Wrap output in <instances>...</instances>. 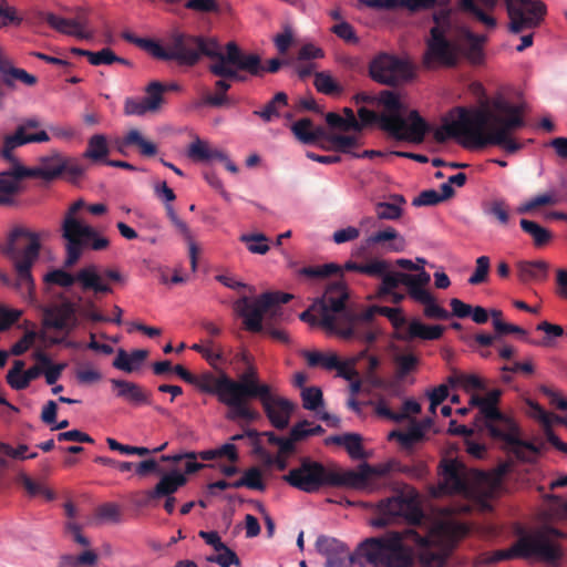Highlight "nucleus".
<instances>
[{
	"instance_id": "1",
	"label": "nucleus",
	"mask_w": 567,
	"mask_h": 567,
	"mask_svg": "<svg viewBox=\"0 0 567 567\" xmlns=\"http://www.w3.org/2000/svg\"><path fill=\"white\" fill-rule=\"evenodd\" d=\"M399 519L404 520L405 528L367 538L353 553L334 538L319 536L316 545L326 556L324 567H412L414 549L430 548L433 536V528L414 489L401 491L380 501L371 525L383 528Z\"/></svg>"
},
{
	"instance_id": "2",
	"label": "nucleus",
	"mask_w": 567,
	"mask_h": 567,
	"mask_svg": "<svg viewBox=\"0 0 567 567\" xmlns=\"http://www.w3.org/2000/svg\"><path fill=\"white\" fill-rule=\"evenodd\" d=\"M525 104L512 103L499 95L492 99L488 109L457 106L451 111L457 118L443 124L434 131L437 143L447 138H463L462 145L467 148L497 146L506 154H515L523 150L524 144L513 134L526 126L524 117Z\"/></svg>"
},
{
	"instance_id": "3",
	"label": "nucleus",
	"mask_w": 567,
	"mask_h": 567,
	"mask_svg": "<svg viewBox=\"0 0 567 567\" xmlns=\"http://www.w3.org/2000/svg\"><path fill=\"white\" fill-rule=\"evenodd\" d=\"M202 56L210 60L207 70L214 76L238 78L228 64L240 69H252V58H241L239 45L235 41L224 47L214 37L194 35L181 31L171 33L167 47L157 43L155 58L163 61H176L179 65L194 66Z\"/></svg>"
},
{
	"instance_id": "4",
	"label": "nucleus",
	"mask_w": 567,
	"mask_h": 567,
	"mask_svg": "<svg viewBox=\"0 0 567 567\" xmlns=\"http://www.w3.org/2000/svg\"><path fill=\"white\" fill-rule=\"evenodd\" d=\"M348 297L344 282L336 280L328 290L327 299L321 302L322 324L343 339H358L365 343H373L378 337L377 330L372 327L377 312L386 317L395 329L406 323L399 308L369 307L357 311L347 306Z\"/></svg>"
},
{
	"instance_id": "5",
	"label": "nucleus",
	"mask_w": 567,
	"mask_h": 567,
	"mask_svg": "<svg viewBox=\"0 0 567 567\" xmlns=\"http://www.w3.org/2000/svg\"><path fill=\"white\" fill-rule=\"evenodd\" d=\"M499 6L506 10L507 30L513 34L540 27L547 14V6L542 0H458L462 11L489 29L497 25L492 13Z\"/></svg>"
},
{
	"instance_id": "6",
	"label": "nucleus",
	"mask_w": 567,
	"mask_h": 567,
	"mask_svg": "<svg viewBox=\"0 0 567 567\" xmlns=\"http://www.w3.org/2000/svg\"><path fill=\"white\" fill-rule=\"evenodd\" d=\"M45 235H48L47 231L37 233L25 226L17 225L10 229L4 244L0 247L1 254L12 264L16 271V288L30 298L34 290L31 270L40 257L41 239Z\"/></svg>"
},
{
	"instance_id": "7",
	"label": "nucleus",
	"mask_w": 567,
	"mask_h": 567,
	"mask_svg": "<svg viewBox=\"0 0 567 567\" xmlns=\"http://www.w3.org/2000/svg\"><path fill=\"white\" fill-rule=\"evenodd\" d=\"M292 295L285 292H264L255 300L248 297H241L235 302V311L243 318L244 327L252 333L265 332L272 339L287 343L289 337L286 331L274 328L268 321L264 324V319L269 316L277 320L284 316L280 306L289 302Z\"/></svg>"
},
{
	"instance_id": "8",
	"label": "nucleus",
	"mask_w": 567,
	"mask_h": 567,
	"mask_svg": "<svg viewBox=\"0 0 567 567\" xmlns=\"http://www.w3.org/2000/svg\"><path fill=\"white\" fill-rule=\"evenodd\" d=\"M85 206L83 199L74 202L65 213L62 221V237L65 239V267L75 265L82 256L83 249L90 248L101 251L110 246V240L101 236L95 228L82 223L76 214Z\"/></svg>"
},
{
	"instance_id": "9",
	"label": "nucleus",
	"mask_w": 567,
	"mask_h": 567,
	"mask_svg": "<svg viewBox=\"0 0 567 567\" xmlns=\"http://www.w3.org/2000/svg\"><path fill=\"white\" fill-rule=\"evenodd\" d=\"M353 477L355 476L344 474V471L336 466H326L309 456H303L299 465L284 475L282 480L298 491L315 494L328 487H346V484H351L350 480Z\"/></svg>"
},
{
	"instance_id": "10",
	"label": "nucleus",
	"mask_w": 567,
	"mask_h": 567,
	"mask_svg": "<svg viewBox=\"0 0 567 567\" xmlns=\"http://www.w3.org/2000/svg\"><path fill=\"white\" fill-rule=\"evenodd\" d=\"M501 395L502 391L498 389L489 391L485 396L473 394L470 404L480 410L476 420L482 419L485 429L493 439L536 451L530 443L519 437L520 431L516 421L497 408Z\"/></svg>"
},
{
	"instance_id": "11",
	"label": "nucleus",
	"mask_w": 567,
	"mask_h": 567,
	"mask_svg": "<svg viewBox=\"0 0 567 567\" xmlns=\"http://www.w3.org/2000/svg\"><path fill=\"white\" fill-rule=\"evenodd\" d=\"M47 284L70 288L79 284L82 292H92L95 299L102 295L113 293L111 282H123L124 277L116 269L106 268L103 271L96 265H87L72 275L63 269H54L44 276Z\"/></svg>"
},
{
	"instance_id": "12",
	"label": "nucleus",
	"mask_w": 567,
	"mask_h": 567,
	"mask_svg": "<svg viewBox=\"0 0 567 567\" xmlns=\"http://www.w3.org/2000/svg\"><path fill=\"white\" fill-rule=\"evenodd\" d=\"M377 103L384 107L381 115L390 117L392 130L390 136L398 141H408L411 143H421L425 134L430 131V125L419 114L416 110L409 113L408 118L404 117L403 104L394 91L383 90L379 93Z\"/></svg>"
},
{
	"instance_id": "13",
	"label": "nucleus",
	"mask_w": 567,
	"mask_h": 567,
	"mask_svg": "<svg viewBox=\"0 0 567 567\" xmlns=\"http://www.w3.org/2000/svg\"><path fill=\"white\" fill-rule=\"evenodd\" d=\"M537 557L540 560L556 565L561 559L559 546L551 544L543 533L523 535L508 549L495 550L487 563L497 564L513 558Z\"/></svg>"
},
{
	"instance_id": "14",
	"label": "nucleus",
	"mask_w": 567,
	"mask_h": 567,
	"mask_svg": "<svg viewBox=\"0 0 567 567\" xmlns=\"http://www.w3.org/2000/svg\"><path fill=\"white\" fill-rule=\"evenodd\" d=\"M372 81L389 87L404 85L416 76L415 65L408 59L388 52L375 54L368 65Z\"/></svg>"
},
{
	"instance_id": "15",
	"label": "nucleus",
	"mask_w": 567,
	"mask_h": 567,
	"mask_svg": "<svg viewBox=\"0 0 567 567\" xmlns=\"http://www.w3.org/2000/svg\"><path fill=\"white\" fill-rule=\"evenodd\" d=\"M239 52L241 58H252L255 64L252 69H240L236 64H228L231 70H235L238 78H229V76H218L219 79L215 82V93H206L203 97L197 102V106H210V107H221L226 106L230 103V100L227 95V92L230 90L231 84L230 81L235 82H245L247 76L245 73L260 78L264 75L262 62L261 58L257 53H248L245 52L239 47Z\"/></svg>"
},
{
	"instance_id": "16",
	"label": "nucleus",
	"mask_w": 567,
	"mask_h": 567,
	"mask_svg": "<svg viewBox=\"0 0 567 567\" xmlns=\"http://www.w3.org/2000/svg\"><path fill=\"white\" fill-rule=\"evenodd\" d=\"M430 35L423 54V66L427 70L455 66L458 61L457 48L445 37V29L432 27Z\"/></svg>"
},
{
	"instance_id": "17",
	"label": "nucleus",
	"mask_w": 567,
	"mask_h": 567,
	"mask_svg": "<svg viewBox=\"0 0 567 567\" xmlns=\"http://www.w3.org/2000/svg\"><path fill=\"white\" fill-rule=\"evenodd\" d=\"M76 305L71 300L52 305L43 309V327L70 333L79 326Z\"/></svg>"
},
{
	"instance_id": "18",
	"label": "nucleus",
	"mask_w": 567,
	"mask_h": 567,
	"mask_svg": "<svg viewBox=\"0 0 567 567\" xmlns=\"http://www.w3.org/2000/svg\"><path fill=\"white\" fill-rule=\"evenodd\" d=\"M381 285L378 288V293L380 297L390 296L394 289H396L400 285H403L406 287L408 295L411 298L417 286H427L430 284L431 276L424 269H422L421 272H417L416 275L388 270L381 277Z\"/></svg>"
},
{
	"instance_id": "19",
	"label": "nucleus",
	"mask_w": 567,
	"mask_h": 567,
	"mask_svg": "<svg viewBox=\"0 0 567 567\" xmlns=\"http://www.w3.org/2000/svg\"><path fill=\"white\" fill-rule=\"evenodd\" d=\"M271 388L268 384L240 383L229 378L224 405L227 408L249 404V400H259L260 403L270 395Z\"/></svg>"
},
{
	"instance_id": "20",
	"label": "nucleus",
	"mask_w": 567,
	"mask_h": 567,
	"mask_svg": "<svg viewBox=\"0 0 567 567\" xmlns=\"http://www.w3.org/2000/svg\"><path fill=\"white\" fill-rule=\"evenodd\" d=\"M439 475L442 477L440 488L444 493L465 491V466L458 460L443 458L439 465Z\"/></svg>"
},
{
	"instance_id": "21",
	"label": "nucleus",
	"mask_w": 567,
	"mask_h": 567,
	"mask_svg": "<svg viewBox=\"0 0 567 567\" xmlns=\"http://www.w3.org/2000/svg\"><path fill=\"white\" fill-rule=\"evenodd\" d=\"M373 246H382L385 251L390 252H402L405 250L406 240L395 228L388 226L385 229L370 235L364 240V244L354 252V256H363L365 250Z\"/></svg>"
},
{
	"instance_id": "22",
	"label": "nucleus",
	"mask_w": 567,
	"mask_h": 567,
	"mask_svg": "<svg viewBox=\"0 0 567 567\" xmlns=\"http://www.w3.org/2000/svg\"><path fill=\"white\" fill-rule=\"evenodd\" d=\"M262 409L270 424L277 430H285L290 423L291 415L295 411V404L281 396L270 395L262 402Z\"/></svg>"
},
{
	"instance_id": "23",
	"label": "nucleus",
	"mask_w": 567,
	"mask_h": 567,
	"mask_svg": "<svg viewBox=\"0 0 567 567\" xmlns=\"http://www.w3.org/2000/svg\"><path fill=\"white\" fill-rule=\"evenodd\" d=\"M186 482V476L178 471L165 473L153 489L146 491L145 498L140 502L138 505L148 506L155 499H159L164 496H173Z\"/></svg>"
},
{
	"instance_id": "24",
	"label": "nucleus",
	"mask_w": 567,
	"mask_h": 567,
	"mask_svg": "<svg viewBox=\"0 0 567 567\" xmlns=\"http://www.w3.org/2000/svg\"><path fill=\"white\" fill-rule=\"evenodd\" d=\"M39 162V166L19 168L18 174L20 176L53 181L64 172V159L56 152L51 155L42 156Z\"/></svg>"
},
{
	"instance_id": "25",
	"label": "nucleus",
	"mask_w": 567,
	"mask_h": 567,
	"mask_svg": "<svg viewBox=\"0 0 567 567\" xmlns=\"http://www.w3.org/2000/svg\"><path fill=\"white\" fill-rule=\"evenodd\" d=\"M110 383L115 396L123 399L133 406L151 403L150 393L135 382L122 379H111Z\"/></svg>"
},
{
	"instance_id": "26",
	"label": "nucleus",
	"mask_w": 567,
	"mask_h": 567,
	"mask_svg": "<svg viewBox=\"0 0 567 567\" xmlns=\"http://www.w3.org/2000/svg\"><path fill=\"white\" fill-rule=\"evenodd\" d=\"M229 378L230 377L224 372L220 373L219 377L214 375L212 372H205L200 375H196L193 385L204 393L215 395L217 400L224 404Z\"/></svg>"
},
{
	"instance_id": "27",
	"label": "nucleus",
	"mask_w": 567,
	"mask_h": 567,
	"mask_svg": "<svg viewBox=\"0 0 567 567\" xmlns=\"http://www.w3.org/2000/svg\"><path fill=\"white\" fill-rule=\"evenodd\" d=\"M567 202V182L563 181L560 188H550L539 194L517 208L519 214H528L542 206H554Z\"/></svg>"
},
{
	"instance_id": "28",
	"label": "nucleus",
	"mask_w": 567,
	"mask_h": 567,
	"mask_svg": "<svg viewBox=\"0 0 567 567\" xmlns=\"http://www.w3.org/2000/svg\"><path fill=\"white\" fill-rule=\"evenodd\" d=\"M516 271L523 284L543 282L548 278L549 264L545 260H522L516 264Z\"/></svg>"
},
{
	"instance_id": "29",
	"label": "nucleus",
	"mask_w": 567,
	"mask_h": 567,
	"mask_svg": "<svg viewBox=\"0 0 567 567\" xmlns=\"http://www.w3.org/2000/svg\"><path fill=\"white\" fill-rule=\"evenodd\" d=\"M445 328L440 324L429 326L419 319H413L409 322L406 330L400 334V339L411 341L414 339L421 340H439L444 332Z\"/></svg>"
},
{
	"instance_id": "30",
	"label": "nucleus",
	"mask_w": 567,
	"mask_h": 567,
	"mask_svg": "<svg viewBox=\"0 0 567 567\" xmlns=\"http://www.w3.org/2000/svg\"><path fill=\"white\" fill-rule=\"evenodd\" d=\"M462 37L466 42L463 47V55L474 65H480L484 62V44L487 42V37L476 34L468 29L462 30Z\"/></svg>"
},
{
	"instance_id": "31",
	"label": "nucleus",
	"mask_w": 567,
	"mask_h": 567,
	"mask_svg": "<svg viewBox=\"0 0 567 567\" xmlns=\"http://www.w3.org/2000/svg\"><path fill=\"white\" fill-rule=\"evenodd\" d=\"M12 166L0 173V196L7 198V206L14 203L13 196L20 192V182L28 176H20L19 168H24L22 164H11Z\"/></svg>"
},
{
	"instance_id": "32",
	"label": "nucleus",
	"mask_w": 567,
	"mask_h": 567,
	"mask_svg": "<svg viewBox=\"0 0 567 567\" xmlns=\"http://www.w3.org/2000/svg\"><path fill=\"white\" fill-rule=\"evenodd\" d=\"M426 286H417L413 291L411 299L415 302L424 305V316L431 319L446 320L451 313L436 303L432 293L425 288Z\"/></svg>"
},
{
	"instance_id": "33",
	"label": "nucleus",
	"mask_w": 567,
	"mask_h": 567,
	"mask_svg": "<svg viewBox=\"0 0 567 567\" xmlns=\"http://www.w3.org/2000/svg\"><path fill=\"white\" fill-rule=\"evenodd\" d=\"M296 138L302 144L310 145L326 137V130L322 126H315L308 117H302L291 125Z\"/></svg>"
},
{
	"instance_id": "34",
	"label": "nucleus",
	"mask_w": 567,
	"mask_h": 567,
	"mask_svg": "<svg viewBox=\"0 0 567 567\" xmlns=\"http://www.w3.org/2000/svg\"><path fill=\"white\" fill-rule=\"evenodd\" d=\"M29 143V133L24 132L23 127L18 126L13 134H8L3 136L0 156L10 164H21L19 159L14 156L13 151Z\"/></svg>"
},
{
	"instance_id": "35",
	"label": "nucleus",
	"mask_w": 567,
	"mask_h": 567,
	"mask_svg": "<svg viewBox=\"0 0 567 567\" xmlns=\"http://www.w3.org/2000/svg\"><path fill=\"white\" fill-rule=\"evenodd\" d=\"M187 155L196 162H209L213 159L223 162L227 157L226 153L221 150L209 147L206 142L198 137L189 145Z\"/></svg>"
},
{
	"instance_id": "36",
	"label": "nucleus",
	"mask_w": 567,
	"mask_h": 567,
	"mask_svg": "<svg viewBox=\"0 0 567 567\" xmlns=\"http://www.w3.org/2000/svg\"><path fill=\"white\" fill-rule=\"evenodd\" d=\"M390 472L388 464L369 465L363 464L359 472L344 471V474H352L355 477L351 478V484H346V487H360L365 484L373 476H385Z\"/></svg>"
},
{
	"instance_id": "37",
	"label": "nucleus",
	"mask_w": 567,
	"mask_h": 567,
	"mask_svg": "<svg viewBox=\"0 0 567 567\" xmlns=\"http://www.w3.org/2000/svg\"><path fill=\"white\" fill-rule=\"evenodd\" d=\"M109 154L110 146L106 136L104 134H94L87 141V146L83 153V157L94 163H105Z\"/></svg>"
},
{
	"instance_id": "38",
	"label": "nucleus",
	"mask_w": 567,
	"mask_h": 567,
	"mask_svg": "<svg viewBox=\"0 0 567 567\" xmlns=\"http://www.w3.org/2000/svg\"><path fill=\"white\" fill-rule=\"evenodd\" d=\"M343 112L346 116H341L333 112L328 113L326 115L327 124L332 128H339L344 132H361L362 123H359V120H357L354 112L349 107H346Z\"/></svg>"
},
{
	"instance_id": "39",
	"label": "nucleus",
	"mask_w": 567,
	"mask_h": 567,
	"mask_svg": "<svg viewBox=\"0 0 567 567\" xmlns=\"http://www.w3.org/2000/svg\"><path fill=\"white\" fill-rule=\"evenodd\" d=\"M137 146L141 155L152 157L157 153V146L147 140H145L138 130H131L122 140L118 147L120 152L123 146Z\"/></svg>"
},
{
	"instance_id": "40",
	"label": "nucleus",
	"mask_w": 567,
	"mask_h": 567,
	"mask_svg": "<svg viewBox=\"0 0 567 567\" xmlns=\"http://www.w3.org/2000/svg\"><path fill=\"white\" fill-rule=\"evenodd\" d=\"M288 103V96L285 92H278L261 110L252 112L254 115L260 117L264 122L269 123L274 118L280 116V109Z\"/></svg>"
},
{
	"instance_id": "41",
	"label": "nucleus",
	"mask_w": 567,
	"mask_h": 567,
	"mask_svg": "<svg viewBox=\"0 0 567 567\" xmlns=\"http://www.w3.org/2000/svg\"><path fill=\"white\" fill-rule=\"evenodd\" d=\"M38 18L44 20L55 31L78 38V31L72 19L59 17L51 12L39 11Z\"/></svg>"
},
{
	"instance_id": "42",
	"label": "nucleus",
	"mask_w": 567,
	"mask_h": 567,
	"mask_svg": "<svg viewBox=\"0 0 567 567\" xmlns=\"http://www.w3.org/2000/svg\"><path fill=\"white\" fill-rule=\"evenodd\" d=\"M425 434L422 433V427L420 425H414L411 421V425L405 432L402 431H392L389 435V439H396L400 445L405 450H411L415 444L423 441Z\"/></svg>"
},
{
	"instance_id": "43",
	"label": "nucleus",
	"mask_w": 567,
	"mask_h": 567,
	"mask_svg": "<svg viewBox=\"0 0 567 567\" xmlns=\"http://www.w3.org/2000/svg\"><path fill=\"white\" fill-rule=\"evenodd\" d=\"M393 203L380 202L375 205V213L379 219L395 220L402 215L401 205L405 203L402 195H394Z\"/></svg>"
},
{
	"instance_id": "44",
	"label": "nucleus",
	"mask_w": 567,
	"mask_h": 567,
	"mask_svg": "<svg viewBox=\"0 0 567 567\" xmlns=\"http://www.w3.org/2000/svg\"><path fill=\"white\" fill-rule=\"evenodd\" d=\"M519 225L522 229L532 236L534 245L536 247H543L546 244H548L551 239V233L538 225L536 221L528 220V219H520Z\"/></svg>"
},
{
	"instance_id": "45",
	"label": "nucleus",
	"mask_w": 567,
	"mask_h": 567,
	"mask_svg": "<svg viewBox=\"0 0 567 567\" xmlns=\"http://www.w3.org/2000/svg\"><path fill=\"white\" fill-rule=\"evenodd\" d=\"M529 443V441H527ZM508 447V452L512 453L518 461L524 463H536L538 456L543 453L546 447L545 442H540L539 444H535L530 442L536 451H532L524 446H516L512 443H505Z\"/></svg>"
},
{
	"instance_id": "46",
	"label": "nucleus",
	"mask_w": 567,
	"mask_h": 567,
	"mask_svg": "<svg viewBox=\"0 0 567 567\" xmlns=\"http://www.w3.org/2000/svg\"><path fill=\"white\" fill-rule=\"evenodd\" d=\"M394 363L396 379L403 380L406 375L416 371L420 359L414 353H401L395 355Z\"/></svg>"
},
{
	"instance_id": "47",
	"label": "nucleus",
	"mask_w": 567,
	"mask_h": 567,
	"mask_svg": "<svg viewBox=\"0 0 567 567\" xmlns=\"http://www.w3.org/2000/svg\"><path fill=\"white\" fill-rule=\"evenodd\" d=\"M358 116L360 118L359 123H362V127L364 125H370L378 123L380 128L384 132H386L390 135V130H392V125L390 123V117L385 115H381V113H377L374 111H371L364 106L360 107L358 110Z\"/></svg>"
},
{
	"instance_id": "48",
	"label": "nucleus",
	"mask_w": 567,
	"mask_h": 567,
	"mask_svg": "<svg viewBox=\"0 0 567 567\" xmlns=\"http://www.w3.org/2000/svg\"><path fill=\"white\" fill-rule=\"evenodd\" d=\"M313 85L318 92L326 95H340L343 92L342 86L326 72H317L315 74Z\"/></svg>"
},
{
	"instance_id": "49",
	"label": "nucleus",
	"mask_w": 567,
	"mask_h": 567,
	"mask_svg": "<svg viewBox=\"0 0 567 567\" xmlns=\"http://www.w3.org/2000/svg\"><path fill=\"white\" fill-rule=\"evenodd\" d=\"M172 224L175 226L176 230L184 237V239L188 241V255L190 260V267L193 271H196L199 250L197 245L193 241L192 233L187 224L181 218H177L176 220L172 221Z\"/></svg>"
},
{
	"instance_id": "50",
	"label": "nucleus",
	"mask_w": 567,
	"mask_h": 567,
	"mask_svg": "<svg viewBox=\"0 0 567 567\" xmlns=\"http://www.w3.org/2000/svg\"><path fill=\"white\" fill-rule=\"evenodd\" d=\"M167 86L161 83L159 81H152L145 87V102H147L150 107H153L155 112H157L163 102H164V93L166 92Z\"/></svg>"
},
{
	"instance_id": "51",
	"label": "nucleus",
	"mask_w": 567,
	"mask_h": 567,
	"mask_svg": "<svg viewBox=\"0 0 567 567\" xmlns=\"http://www.w3.org/2000/svg\"><path fill=\"white\" fill-rule=\"evenodd\" d=\"M291 454H280V451H278L277 455H272L265 447H257V457L262 461L266 466H275L279 471H285L288 467V457Z\"/></svg>"
},
{
	"instance_id": "52",
	"label": "nucleus",
	"mask_w": 567,
	"mask_h": 567,
	"mask_svg": "<svg viewBox=\"0 0 567 567\" xmlns=\"http://www.w3.org/2000/svg\"><path fill=\"white\" fill-rule=\"evenodd\" d=\"M491 269V259L488 256H480L475 261V270L467 279V282L472 286L484 284L488 279Z\"/></svg>"
},
{
	"instance_id": "53",
	"label": "nucleus",
	"mask_w": 567,
	"mask_h": 567,
	"mask_svg": "<svg viewBox=\"0 0 567 567\" xmlns=\"http://www.w3.org/2000/svg\"><path fill=\"white\" fill-rule=\"evenodd\" d=\"M226 419L229 421L245 420L247 422H255L260 419V413L250 408L249 404H243L228 408Z\"/></svg>"
},
{
	"instance_id": "54",
	"label": "nucleus",
	"mask_w": 567,
	"mask_h": 567,
	"mask_svg": "<svg viewBox=\"0 0 567 567\" xmlns=\"http://www.w3.org/2000/svg\"><path fill=\"white\" fill-rule=\"evenodd\" d=\"M342 268L333 262L324 264L321 266H310V267H303L300 270V275L317 279V278H327L331 275H336L341 272Z\"/></svg>"
},
{
	"instance_id": "55",
	"label": "nucleus",
	"mask_w": 567,
	"mask_h": 567,
	"mask_svg": "<svg viewBox=\"0 0 567 567\" xmlns=\"http://www.w3.org/2000/svg\"><path fill=\"white\" fill-rule=\"evenodd\" d=\"M302 406L309 411H317L323 405L322 391L318 386L303 388L301 391Z\"/></svg>"
},
{
	"instance_id": "56",
	"label": "nucleus",
	"mask_w": 567,
	"mask_h": 567,
	"mask_svg": "<svg viewBox=\"0 0 567 567\" xmlns=\"http://www.w3.org/2000/svg\"><path fill=\"white\" fill-rule=\"evenodd\" d=\"M252 254L265 255L269 250L268 238L264 234H246L240 237Z\"/></svg>"
},
{
	"instance_id": "57",
	"label": "nucleus",
	"mask_w": 567,
	"mask_h": 567,
	"mask_svg": "<svg viewBox=\"0 0 567 567\" xmlns=\"http://www.w3.org/2000/svg\"><path fill=\"white\" fill-rule=\"evenodd\" d=\"M536 330L545 332L546 336L540 342H538V343L532 342L533 344L550 347L554 344L553 340L555 338H559V337L564 336V329L561 326L554 324L548 321H542L540 323H538L536 327Z\"/></svg>"
},
{
	"instance_id": "58",
	"label": "nucleus",
	"mask_w": 567,
	"mask_h": 567,
	"mask_svg": "<svg viewBox=\"0 0 567 567\" xmlns=\"http://www.w3.org/2000/svg\"><path fill=\"white\" fill-rule=\"evenodd\" d=\"M216 555H210L206 559L208 563H214L219 565L220 567H230L233 565L239 566L240 560L237 556V554L230 549L227 545L224 546V548H220V550L217 551Z\"/></svg>"
},
{
	"instance_id": "59",
	"label": "nucleus",
	"mask_w": 567,
	"mask_h": 567,
	"mask_svg": "<svg viewBox=\"0 0 567 567\" xmlns=\"http://www.w3.org/2000/svg\"><path fill=\"white\" fill-rule=\"evenodd\" d=\"M346 441H343L344 449L347 450L348 454L353 460H362L365 457L363 446H362V437L360 434L357 433H346L344 434Z\"/></svg>"
},
{
	"instance_id": "60",
	"label": "nucleus",
	"mask_w": 567,
	"mask_h": 567,
	"mask_svg": "<svg viewBox=\"0 0 567 567\" xmlns=\"http://www.w3.org/2000/svg\"><path fill=\"white\" fill-rule=\"evenodd\" d=\"M451 0H402V6L411 13L445 7Z\"/></svg>"
},
{
	"instance_id": "61",
	"label": "nucleus",
	"mask_w": 567,
	"mask_h": 567,
	"mask_svg": "<svg viewBox=\"0 0 567 567\" xmlns=\"http://www.w3.org/2000/svg\"><path fill=\"white\" fill-rule=\"evenodd\" d=\"M184 7L196 13H221L223 10L217 0H187Z\"/></svg>"
},
{
	"instance_id": "62",
	"label": "nucleus",
	"mask_w": 567,
	"mask_h": 567,
	"mask_svg": "<svg viewBox=\"0 0 567 567\" xmlns=\"http://www.w3.org/2000/svg\"><path fill=\"white\" fill-rule=\"evenodd\" d=\"M146 113H156L153 107H150L147 102H145V97L135 99L127 97L124 102V114L125 115H135L143 116Z\"/></svg>"
},
{
	"instance_id": "63",
	"label": "nucleus",
	"mask_w": 567,
	"mask_h": 567,
	"mask_svg": "<svg viewBox=\"0 0 567 567\" xmlns=\"http://www.w3.org/2000/svg\"><path fill=\"white\" fill-rule=\"evenodd\" d=\"M74 27L78 31L79 39H91L92 32L87 31L89 28V11L84 8L75 9V17L72 19Z\"/></svg>"
},
{
	"instance_id": "64",
	"label": "nucleus",
	"mask_w": 567,
	"mask_h": 567,
	"mask_svg": "<svg viewBox=\"0 0 567 567\" xmlns=\"http://www.w3.org/2000/svg\"><path fill=\"white\" fill-rule=\"evenodd\" d=\"M80 316L83 319L90 320L92 322H109L110 318L102 315L95 305V301L91 298L86 299L83 306L79 310Z\"/></svg>"
}]
</instances>
